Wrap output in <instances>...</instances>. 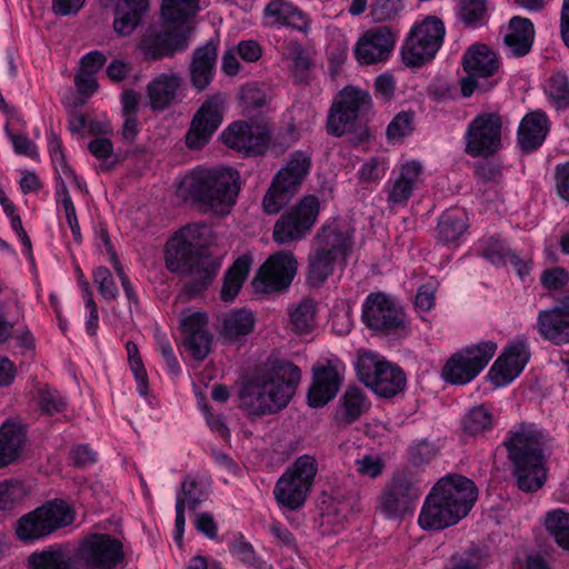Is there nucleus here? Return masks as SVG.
Segmentation results:
<instances>
[{
	"label": "nucleus",
	"mask_w": 569,
	"mask_h": 569,
	"mask_svg": "<svg viewBox=\"0 0 569 569\" xmlns=\"http://www.w3.org/2000/svg\"><path fill=\"white\" fill-rule=\"evenodd\" d=\"M29 569H81L79 560L60 546L53 545L28 557Z\"/></svg>",
	"instance_id": "34"
},
{
	"label": "nucleus",
	"mask_w": 569,
	"mask_h": 569,
	"mask_svg": "<svg viewBox=\"0 0 569 569\" xmlns=\"http://www.w3.org/2000/svg\"><path fill=\"white\" fill-rule=\"evenodd\" d=\"M403 9L402 0H373L371 16L376 21H387Z\"/></svg>",
	"instance_id": "60"
},
{
	"label": "nucleus",
	"mask_w": 569,
	"mask_h": 569,
	"mask_svg": "<svg viewBox=\"0 0 569 569\" xmlns=\"http://www.w3.org/2000/svg\"><path fill=\"white\" fill-rule=\"evenodd\" d=\"M362 321L371 330L390 333L405 327V313L389 296L370 293L362 305Z\"/></svg>",
	"instance_id": "17"
},
{
	"label": "nucleus",
	"mask_w": 569,
	"mask_h": 569,
	"mask_svg": "<svg viewBox=\"0 0 569 569\" xmlns=\"http://www.w3.org/2000/svg\"><path fill=\"white\" fill-rule=\"evenodd\" d=\"M357 472L362 477L377 479L385 469V462L378 455H365L355 461Z\"/></svg>",
	"instance_id": "58"
},
{
	"label": "nucleus",
	"mask_w": 569,
	"mask_h": 569,
	"mask_svg": "<svg viewBox=\"0 0 569 569\" xmlns=\"http://www.w3.org/2000/svg\"><path fill=\"white\" fill-rule=\"evenodd\" d=\"M317 473V462L311 456L299 457L278 479L273 495L277 502L289 510L303 506Z\"/></svg>",
	"instance_id": "10"
},
{
	"label": "nucleus",
	"mask_w": 569,
	"mask_h": 569,
	"mask_svg": "<svg viewBox=\"0 0 569 569\" xmlns=\"http://www.w3.org/2000/svg\"><path fill=\"white\" fill-rule=\"evenodd\" d=\"M263 19L267 26H283L297 30H306L309 24L303 12L284 0H270L263 10Z\"/></svg>",
	"instance_id": "30"
},
{
	"label": "nucleus",
	"mask_w": 569,
	"mask_h": 569,
	"mask_svg": "<svg viewBox=\"0 0 569 569\" xmlns=\"http://www.w3.org/2000/svg\"><path fill=\"white\" fill-rule=\"evenodd\" d=\"M550 130L548 116L541 109L528 112L519 123L517 141L525 153L537 151Z\"/></svg>",
	"instance_id": "26"
},
{
	"label": "nucleus",
	"mask_w": 569,
	"mask_h": 569,
	"mask_svg": "<svg viewBox=\"0 0 569 569\" xmlns=\"http://www.w3.org/2000/svg\"><path fill=\"white\" fill-rule=\"evenodd\" d=\"M397 39V32L388 26L369 28L355 44V58L361 66L383 63L391 57Z\"/></svg>",
	"instance_id": "16"
},
{
	"label": "nucleus",
	"mask_w": 569,
	"mask_h": 569,
	"mask_svg": "<svg viewBox=\"0 0 569 569\" xmlns=\"http://www.w3.org/2000/svg\"><path fill=\"white\" fill-rule=\"evenodd\" d=\"M421 174L422 166L420 162L413 160L402 164L397 178L389 180L386 186L388 207H405L413 191L421 183Z\"/></svg>",
	"instance_id": "24"
},
{
	"label": "nucleus",
	"mask_w": 569,
	"mask_h": 569,
	"mask_svg": "<svg viewBox=\"0 0 569 569\" xmlns=\"http://www.w3.org/2000/svg\"><path fill=\"white\" fill-rule=\"evenodd\" d=\"M238 98L239 103L246 110L260 108L266 102V93L256 83H250L241 87Z\"/></svg>",
	"instance_id": "59"
},
{
	"label": "nucleus",
	"mask_w": 569,
	"mask_h": 569,
	"mask_svg": "<svg viewBox=\"0 0 569 569\" xmlns=\"http://www.w3.org/2000/svg\"><path fill=\"white\" fill-rule=\"evenodd\" d=\"M502 119L498 112H483L466 130L465 151L471 157H489L501 148Z\"/></svg>",
	"instance_id": "14"
},
{
	"label": "nucleus",
	"mask_w": 569,
	"mask_h": 569,
	"mask_svg": "<svg viewBox=\"0 0 569 569\" xmlns=\"http://www.w3.org/2000/svg\"><path fill=\"white\" fill-rule=\"evenodd\" d=\"M359 120L355 113L333 102L327 119V132L333 137H341L347 132L357 130L356 136L350 138V142L358 146L369 137L368 128L360 124Z\"/></svg>",
	"instance_id": "28"
},
{
	"label": "nucleus",
	"mask_w": 569,
	"mask_h": 569,
	"mask_svg": "<svg viewBox=\"0 0 569 569\" xmlns=\"http://www.w3.org/2000/svg\"><path fill=\"white\" fill-rule=\"evenodd\" d=\"M72 520L70 507L61 500H53L21 516L13 530L19 541L32 543L69 526Z\"/></svg>",
	"instance_id": "8"
},
{
	"label": "nucleus",
	"mask_w": 569,
	"mask_h": 569,
	"mask_svg": "<svg viewBox=\"0 0 569 569\" xmlns=\"http://www.w3.org/2000/svg\"><path fill=\"white\" fill-rule=\"evenodd\" d=\"M541 284L549 291L563 289L569 281V272L561 267L546 269L540 277Z\"/></svg>",
	"instance_id": "61"
},
{
	"label": "nucleus",
	"mask_w": 569,
	"mask_h": 569,
	"mask_svg": "<svg viewBox=\"0 0 569 569\" xmlns=\"http://www.w3.org/2000/svg\"><path fill=\"white\" fill-rule=\"evenodd\" d=\"M545 526L557 545L565 550H569V513L561 509L548 512Z\"/></svg>",
	"instance_id": "48"
},
{
	"label": "nucleus",
	"mask_w": 569,
	"mask_h": 569,
	"mask_svg": "<svg viewBox=\"0 0 569 569\" xmlns=\"http://www.w3.org/2000/svg\"><path fill=\"white\" fill-rule=\"evenodd\" d=\"M189 197L203 211L224 214L236 204L240 189V173L231 167L193 169L184 179Z\"/></svg>",
	"instance_id": "6"
},
{
	"label": "nucleus",
	"mask_w": 569,
	"mask_h": 569,
	"mask_svg": "<svg viewBox=\"0 0 569 569\" xmlns=\"http://www.w3.org/2000/svg\"><path fill=\"white\" fill-rule=\"evenodd\" d=\"M301 380V370L284 359H269L263 371L240 390L241 407L248 415L261 417L284 409Z\"/></svg>",
	"instance_id": "2"
},
{
	"label": "nucleus",
	"mask_w": 569,
	"mask_h": 569,
	"mask_svg": "<svg viewBox=\"0 0 569 569\" xmlns=\"http://www.w3.org/2000/svg\"><path fill=\"white\" fill-rule=\"evenodd\" d=\"M310 156L301 150L292 152L286 164L276 173L267 190L262 208L268 214H276L298 193L309 173Z\"/></svg>",
	"instance_id": "7"
},
{
	"label": "nucleus",
	"mask_w": 569,
	"mask_h": 569,
	"mask_svg": "<svg viewBox=\"0 0 569 569\" xmlns=\"http://www.w3.org/2000/svg\"><path fill=\"white\" fill-rule=\"evenodd\" d=\"M549 103L557 110L569 108V79L566 73H552L543 86Z\"/></svg>",
	"instance_id": "46"
},
{
	"label": "nucleus",
	"mask_w": 569,
	"mask_h": 569,
	"mask_svg": "<svg viewBox=\"0 0 569 569\" xmlns=\"http://www.w3.org/2000/svg\"><path fill=\"white\" fill-rule=\"evenodd\" d=\"M502 445L513 466L518 488L525 492L539 490L547 479L543 432L533 423H517L507 432Z\"/></svg>",
	"instance_id": "4"
},
{
	"label": "nucleus",
	"mask_w": 569,
	"mask_h": 569,
	"mask_svg": "<svg viewBox=\"0 0 569 569\" xmlns=\"http://www.w3.org/2000/svg\"><path fill=\"white\" fill-rule=\"evenodd\" d=\"M297 272V260L290 252H277L260 267L253 280L257 290L278 292L287 289Z\"/></svg>",
	"instance_id": "20"
},
{
	"label": "nucleus",
	"mask_w": 569,
	"mask_h": 569,
	"mask_svg": "<svg viewBox=\"0 0 569 569\" xmlns=\"http://www.w3.org/2000/svg\"><path fill=\"white\" fill-rule=\"evenodd\" d=\"M223 143L247 157L264 154L269 148L271 133L267 126L236 121L222 133Z\"/></svg>",
	"instance_id": "15"
},
{
	"label": "nucleus",
	"mask_w": 569,
	"mask_h": 569,
	"mask_svg": "<svg viewBox=\"0 0 569 569\" xmlns=\"http://www.w3.org/2000/svg\"><path fill=\"white\" fill-rule=\"evenodd\" d=\"M216 63L217 46L213 42H207L194 51L191 71H212Z\"/></svg>",
	"instance_id": "57"
},
{
	"label": "nucleus",
	"mask_w": 569,
	"mask_h": 569,
	"mask_svg": "<svg viewBox=\"0 0 569 569\" xmlns=\"http://www.w3.org/2000/svg\"><path fill=\"white\" fill-rule=\"evenodd\" d=\"M512 253L498 237H489L481 241V256L496 266L505 264Z\"/></svg>",
	"instance_id": "53"
},
{
	"label": "nucleus",
	"mask_w": 569,
	"mask_h": 569,
	"mask_svg": "<svg viewBox=\"0 0 569 569\" xmlns=\"http://www.w3.org/2000/svg\"><path fill=\"white\" fill-rule=\"evenodd\" d=\"M315 247L345 261L352 250V232L335 220L320 228L315 238Z\"/></svg>",
	"instance_id": "25"
},
{
	"label": "nucleus",
	"mask_w": 569,
	"mask_h": 569,
	"mask_svg": "<svg viewBox=\"0 0 569 569\" xmlns=\"http://www.w3.org/2000/svg\"><path fill=\"white\" fill-rule=\"evenodd\" d=\"M283 56L289 61L288 66L297 71H305L310 68L309 53L298 43L288 44Z\"/></svg>",
	"instance_id": "63"
},
{
	"label": "nucleus",
	"mask_w": 569,
	"mask_h": 569,
	"mask_svg": "<svg viewBox=\"0 0 569 569\" xmlns=\"http://www.w3.org/2000/svg\"><path fill=\"white\" fill-rule=\"evenodd\" d=\"M226 102L223 93H216L202 103L186 134V143L190 149L198 150L209 141L222 122Z\"/></svg>",
	"instance_id": "18"
},
{
	"label": "nucleus",
	"mask_w": 569,
	"mask_h": 569,
	"mask_svg": "<svg viewBox=\"0 0 569 569\" xmlns=\"http://www.w3.org/2000/svg\"><path fill=\"white\" fill-rule=\"evenodd\" d=\"M413 118L415 113L412 111H401L396 114L387 127V138L392 141H400L411 134L413 131Z\"/></svg>",
	"instance_id": "54"
},
{
	"label": "nucleus",
	"mask_w": 569,
	"mask_h": 569,
	"mask_svg": "<svg viewBox=\"0 0 569 569\" xmlns=\"http://www.w3.org/2000/svg\"><path fill=\"white\" fill-rule=\"evenodd\" d=\"M202 9L201 0H163V24L152 29L140 49L147 59H160L183 50L191 34V19Z\"/></svg>",
	"instance_id": "5"
},
{
	"label": "nucleus",
	"mask_w": 569,
	"mask_h": 569,
	"mask_svg": "<svg viewBox=\"0 0 569 569\" xmlns=\"http://www.w3.org/2000/svg\"><path fill=\"white\" fill-rule=\"evenodd\" d=\"M183 346L196 360H203L210 352L212 337L208 331V316L193 312L182 318Z\"/></svg>",
	"instance_id": "22"
},
{
	"label": "nucleus",
	"mask_w": 569,
	"mask_h": 569,
	"mask_svg": "<svg viewBox=\"0 0 569 569\" xmlns=\"http://www.w3.org/2000/svg\"><path fill=\"white\" fill-rule=\"evenodd\" d=\"M126 350L131 372L137 381L138 391L141 396H147L149 389L148 375L138 346L132 341H128L126 343Z\"/></svg>",
	"instance_id": "50"
},
{
	"label": "nucleus",
	"mask_w": 569,
	"mask_h": 569,
	"mask_svg": "<svg viewBox=\"0 0 569 569\" xmlns=\"http://www.w3.org/2000/svg\"><path fill=\"white\" fill-rule=\"evenodd\" d=\"M407 34L439 51L443 43L446 28L440 18L426 16L418 19Z\"/></svg>",
	"instance_id": "35"
},
{
	"label": "nucleus",
	"mask_w": 569,
	"mask_h": 569,
	"mask_svg": "<svg viewBox=\"0 0 569 569\" xmlns=\"http://www.w3.org/2000/svg\"><path fill=\"white\" fill-rule=\"evenodd\" d=\"M553 182L557 196L569 203V161L558 163L555 167Z\"/></svg>",
	"instance_id": "64"
},
{
	"label": "nucleus",
	"mask_w": 569,
	"mask_h": 569,
	"mask_svg": "<svg viewBox=\"0 0 569 569\" xmlns=\"http://www.w3.org/2000/svg\"><path fill=\"white\" fill-rule=\"evenodd\" d=\"M88 150L93 157L103 161L100 164V169L103 171H111L119 162L118 156L113 153V143L109 138L100 137L91 140L88 143Z\"/></svg>",
	"instance_id": "52"
},
{
	"label": "nucleus",
	"mask_w": 569,
	"mask_h": 569,
	"mask_svg": "<svg viewBox=\"0 0 569 569\" xmlns=\"http://www.w3.org/2000/svg\"><path fill=\"white\" fill-rule=\"evenodd\" d=\"M39 402L41 409L48 415L62 412L66 409V400L54 389L43 388L39 392Z\"/></svg>",
	"instance_id": "62"
},
{
	"label": "nucleus",
	"mask_w": 569,
	"mask_h": 569,
	"mask_svg": "<svg viewBox=\"0 0 569 569\" xmlns=\"http://www.w3.org/2000/svg\"><path fill=\"white\" fill-rule=\"evenodd\" d=\"M439 453L436 442L420 439L408 447V460L415 467L429 465Z\"/></svg>",
	"instance_id": "51"
},
{
	"label": "nucleus",
	"mask_w": 569,
	"mask_h": 569,
	"mask_svg": "<svg viewBox=\"0 0 569 569\" xmlns=\"http://www.w3.org/2000/svg\"><path fill=\"white\" fill-rule=\"evenodd\" d=\"M210 228L193 223L181 228L166 244L164 261L169 271L189 276L183 291L189 298L200 296L213 282L220 263L204 254Z\"/></svg>",
	"instance_id": "1"
},
{
	"label": "nucleus",
	"mask_w": 569,
	"mask_h": 569,
	"mask_svg": "<svg viewBox=\"0 0 569 569\" xmlns=\"http://www.w3.org/2000/svg\"><path fill=\"white\" fill-rule=\"evenodd\" d=\"M93 282L98 286L99 293L104 300H116L118 298V287L107 267L100 266L93 271Z\"/></svg>",
	"instance_id": "56"
},
{
	"label": "nucleus",
	"mask_w": 569,
	"mask_h": 569,
	"mask_svg": "<svg viewBox=\"0 0 569 569\" xmlns=\"http://www.w3.org/2000/svg\"><path fill=\"white\" fill-rule=\"evenodd\" d=\"M254 315L248 309H233L222 318L221 335L229 341H239L254 329Z\"/></svg>",
	"instance_id": "37"
},
{
	"label": "nucleus",
	"mask_w": 569,
	"mask_h": 569,
	"mask_svg": "<svg viewBox=\"0 0 569 569\" xmlns=\"http://www.w3.org/2000/svg\"><path fill=\"white\" fill-rule=\"evenodd\" d=\"M478 498L472 480L461 475H448L437 481L425 499L418 517L423 530H442L463 519Z\"/></svg>",
	"instance_id": "3"
},
{
	"label": "nucleus",
	"mask_w": 569,
	"mask_h": 569,
	"mask_svg": "<svg viewBox=\"0 0 569 569\" xmlns=\"http://www.w3.org/2000/svg\"><path fill=\"white\" fill-rule=\"evenodd\" d=\"M462 64L465 71H497L501 67L497 52L478 42L466 50Z\"/></svg>",
	"instance_id": "38"
},
{
	"label": "nucleus",
	"mask_w": 569,
	"mask_h": 569,
	"mask_svg": "<svg viewBox=\"0 0 569 569\" xmlns=\"http://www.w3.org/2000/svg\"><path fill=\"white\" fill-rule=\"evenodd\" d=\"M387 169L386 159L372 157L359 169L358 179L362 183H378L385 177Z\"/></svg>",
	"instance_id": "55"
},
{
	"label": "nucleus",
	"mask_w": 569,
	"mask_h": 569,
	"mask_svg": "<svg viewBox=\"0 0 569 569\" xmlns=\"http://www.w3.org/2000/svg\"><path fill=\"white\" fill-rule=\"evenodd\" d=\"M437 52L436 49L407 34L399 50V57L406 68H422L435 59Z\"/></svg>",
	"instance_id": "41"
},
{
	"label": "nucleus",
	"mask_w": 569,
	"mask_h": 569,
	"mask_svg": "<svg viewBox=\"0 0 569 569\" xmlns=\"http://www.w3.org/2000/svg\"><path fill=\"white\" fill-rule=\"evenodd\" d=\"M319 212V199L313 194L305 196L276 221L272 233L274 242L284 244L303 239L316 223Z\"/></svg>",
	"instance_id": "13"
},
{
	"label": "nucleus",
	"mask_w": 569,
	"mask_h": 569,
	"mask_svg": "<svg viewBox=\"0 0 569 569\" xmlns=\"http://www.w3.org/2000/svg\"><path fill=\"white\" fill-rule=\"evenodd\" d=\"M488 0H460L457 14L467 26L481 24L487 16Z\"/></svg>",
	"instance_id": "49"
},
{
	"label": "nucleus",
	"mask_w": 569,
	"mask_h": 569,
	"mask_svg": "<svg viewBox=\"0 0 569 569\" xmlns=\"http://www.w3.org/2000/svg\"><path fill=\"white\" fill-rule=\"evenodd\" d=\"M360 380L381 398L400 393L407 382L403 370L373 352L362 353L357 361Z\"/></svg>",
	"instance_id": "9"
},
{
	"label": "nucleus",
	"mask_w": 569,
	"mask_h": 569,
	"mask_svg": "<svg viewBox=\"0 0 569 569\" xmlns=\"http://www.w3.org/2000/svg\"><path fill=\"white\" fill-rule=\"evenodd\" d=\"M535 40V28L527 18L513 17L507 27L503 41L512 57L526 56Z\"/></svg>",
	"instance_id": "31"
},
{
	"label": "nucleus",
	"mask_w": 569,
	"mask_h": 569,
	"mask_svg": "<svg viewBox=\"0 0 569 569\" xmlns=\"http://www.w3.org/2000/svg\"><path fill=\"white\" fill-rule=\"evenodd\" d=\"M369 407L370 402L365 391L359 387H349L340 399L336 417L340 422L351 425L368 411Z\"/></svg>",
	"instance_id": "36"
},
{
	"label": "nucleus",
	"mask_w": 569,
	"mask_h": 569,
	"mask_svg": "<svg viewBox=\"0 0 569 569\" xmlns=\"http://www.w3.org/2000/svg\"><path fill=\"white\" fill-rule=\"evenodd\" d=\"M540 336L556 346L569 343V312L562 309L541 310L537 319Z\"/></svg>",
	"instance_id": "29"
},
{
	"label": "nucleus",
	"mask_w": 569,
	"mask_h": 569,
	"mask_svg": "<svg viewBox=\"0 0 569 569\" xmlns=\"http://www.w3.org/2000/svg\"><path fill=\"white\" fill-rule=\"evenodd\" d=\"M26 439V430L19 423L6 422L0 427V469L19 459Z\"/></svg>",
	"instance_id": "33"
},
{
	"label": "nucleus",
	"mask_w": 569,
	"mask_h": 569,
	"mask_svg": "<svg viewBox=\"0 0 569 569\" xmlns=\"http://www.w3.org/2000/svg\"><path fill=\"white\" fill-rule=\"evenodd\" d=\"M104 8H112L113 29L120 36L133 32L147 10L148 0H100Z\"/></svg>",
	"instance_id": "27"
},
{
	"label": "nucleus",
	"mask_w": 569,
	"mask_h": 569,
	"mask_svg": "<svg viewBox=\"0 0 569 569\" xmlns=\"http://www.w3.org/2000/svg\"><path fill=\"white\" fill-rule=\"evenodd\" d=\"M338 261L336 257L313 247L308 258V282L313 287H320L333 273Z\"/></svg>",
	"instance_id": "44"
},
{
	"label": "nucleus",
	"mask_w": 569,
	"mask_h": 569,
	"mask_svg": "<svg viewBox=\"0 0 569 569\" xmlns=\"http://www.w3.org/2000/svg\"><path fill=\"white\" fill-rule=\"evenodd\" d=\"M180 79L162 73L147 86V97L152 111H163L177 101Z\"/></svg>",
	"instance_id": "32"
},
{
	"label": "nucleus",
	"mask_w": 569,
	"mask_h": 569,
	"mask_svg": "<svg viewBox=\"0 0 569 569\" xmlns=\"http://www.w3.org/2000/svg\"><path fill=\"white\" fill-rule=\"evenodd\" d=\"M251 258L249 256L239 257L224 274L223 286L220 297L223 301H233L238 296L250 270Z\"/></svg>",
	"instance_id": "43"
},
{
	"label": "nucleus",
	"mask_w": 569,
	"mask_h": 569,
	"mask_svg": "<svg viewBox=\"0 0 569 569\" xmlns=\"http://www.w3.org/2000/svg\"><path fill=\"white\" fill-rule=\"evenodd\" d=\"M28 496L24 483L17 479L0 481V511L9 512L16 509Z\"/></svg>",
	"instance_id": "47"
},
{
	"label": "nucleus",
	"mask_w": 569,
	"mask_h": 569,
	"mask_svg": "<svg viewBox=\"0 0 569 569\" xmlns=\"http://www.w3.org/2000/svg\"><path fill=\"white\" fill-rule=\"evenodd\" d=\"M530 351L525 337L510 342L489 370L490 380L497 387H503L516 379L529 361Z\"/></svg>",
	"instance_id": "21"
},
{
	"label": "nucleus",
	"mask_w": 569,
	"mask_h": 569,
	"mask_svg": "<svg viewBox=\"0 0 569 569\" xmlns=\"http://www.w3.org/2000/svg\"><path fill=\"white\" fill-rule=\"evenodd\" d=\"M342 377L337 366L327 365L313 367L312 383L308 390V405L313 408L326 406L338 393Z\"/></svg>",
	"instance_id": "23"
},
{
	"label": "nucleus",
	"mask_w": 569,
	"mask_h": 569,
	"mask_svg": "<svg viewBox=\"0 0 569 569\" xmlns=\"http://www.w3.org/2000/svg\"><path fill=\"white\" fill-rule=\"evenodd\" d=\"M422 490L409 471L395 473L379 497L378 509L388 519H399L411 512Z\"/></svg>",
	"instance_id": "12"
},
{
	"label": "nucleus",
	"mask_w": 569,
	"mask_h": 569,
	"mask_svg": "<svg viewBox=\"0 0 569 569\" xmlns=\"http://www.w3.org/2000/svg\"><path fill=\"white\" fill-rule=\"evenodd\" d=\"M335 102L347 111L355 113L359 119L366 117L372 108V99L369 92L355 87L342 89L339 99Z\"/></svg>",
	"instance_id": "45"
},
{
	"label": "nucleus",
	"mask_w": 569,
	"mask_h": 569,
	"mask_svg": "<svg viewBox=\"0 0 569 569\" xmlns=\"http://www.w3.org/2000/svg\"><path fill=\"white\" fill-rule=\"evenodd\" d=\"M495 426L496 418L485 405L472 407L461 419V430L469 437L485 436Z\"/></svg>",
	"instance_id": "40"
},
{
	"label": "nucleus",
	"mask_w": 569,
	"mask_h": 569,
	"mask_svg": "<svg viewBox=\"0 0 569 569\" xmlns=\"http://www.w3.org/2000/svg\"><path fill=\"white\" fill-rule=\"evenodd\" d=\"M79 556L90 569H116L124 558L121 541L101 533L87 537L79 547Z\"/></svg>",
	"instance_id": "19"
},
{
	"label": "nucleus",
	"mask_w": 569,
	"mask_h": 569,
	"mask_svg": "<svg viewBox=\"0 0 569 569\" xmlns=\"http://www.w3.org/2000/svg\"><path fill=\"white\" fill-rule=\"evenodd\" d=\"M496 351L497 345L492 341L468 346L447 360L441 376L451 385H466L485 369Z\"/></svg>",
	"instance_id": "11"
},
{
	"label": "nucleus",
	"mask_w": 569,
	"mask_h": 569,
	"mask_svg": "<svg viewBox=\"0 0 569 569\" xmlns=\"http://www.w3.org/2000/svg\"><path fill=\"white\" fill-rule=\"evenodd\" d=\"M467 228V216L463 211L447 210L438 220L437 239L445 244L455 242L466 232Z\"/></svg>",
	"instance_id": "42"
},
{
	"label": "nucleus",
	"mask_w": 569,
	"mask_h": 569,
	"mask_svg": "<svg viewBox=\"0 0 569 569\" xmlns=\"http://www.w3.org/2000/svg\"><path fill=\"white\" fill-rule=\"evenodd\" d=\"M289 323L297 335H309L317 326V302L303 298L288 309Z\"/></svg>",
	"instance_id": "39"
}]
</instances>
